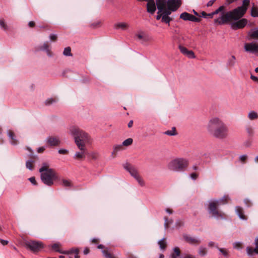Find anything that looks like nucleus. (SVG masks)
I'll return each mask as SVG.
<instances>
[{"label":"nucleus","instance_id":"nucleus-1","mask_svg":"<svg viewBox=\"0 0 258 258\" xmlns=\"http://www.w3.org/2000/svg\"><path fill=\"white\" fill-rule=\"evenodd\" d=\"M249 2V0H243L242 6L226 13L224 12L225 10V6H221L214 12L207 14V18H212L214 15L221 13L220 16L214 20V23L217 25H223L238 20L246 12Z\"/></svg>","mask_w":258,"mask_h":258},{"label":"nucleus","instance_id":"nucleus-2","mask_svg":"<svg viewBox=\"0 0 258 258\" xmlns=\"http://www.w3.org/2000/svg\"><path fill=\"white\" fill-rule=\"evenodd\" d=\"M71 134L74 137L75 143L78 147L81 150V152H77L75 158L80 160L85 158V144L89 141L88 135L77 126H72L70 128Z\"/></svg>","mask_w":258,"mask_h":258},{"label":"nucleus","instance_id":"nucleus-3","mask_svg":"<svg viewBox=\"0 0 258 258\" xmlns=\"http://www.w3.org/2000/svg\"><path fill=\"white\" fill-rule=\"evenodd\" d=\"M208 130L214 137L224 139L228 136V128L219 118L211 119L208 125Z\"/></svg>","mask_w":258,"mask_h":258},{"label":"nucleus","instance_id":"nucleus-4","mask_svg":"<svg viewBox=\"0 0 258 258\" xmlns=\"http://www.w3.org/2000/svg\"><path fill=\"white\" fill-rule=\"evenodd\" d=\"M41 174V179L43 182L48 186L53 184L54 180L57 178V175L55 171L49 168V165L47 163H44L39 169Z\"/></svg>","mask_w":258,"mask_h":258},{"label":"nucleus","instance_id":"nucleus-5","mask_svg":"<svg viewBox=\"0 0 258 258\" xmlns=\"http://www.w3.org/2000/svg\"><path fill=\"white\" fill-rule=\"evenodd\" d=\"M189 165V161L184 158H176L171 160L167 165L168 169L175 172H183Z\"/></svg>","mask_w":258,"mask_h":258},{"label":"nucleus","instance_id":"nucleus-6","mask_svg":"<svg viewBox=\"0 0 258 258\" xmlns=\"http://www.w3.org/2000/svg\"><path fill=\"white\" fill-rule=\"evenodd\" d=\"M229 198L228 196H224L218 201H214L210 202L209 205V210L210 214L214 217H220L224 218L226 217L225 214L218 210L217 207L219 205L226 204L228 202Z\"/></svg>","mask_w":258,"mask_h":258},{"label":"nucleus","instance_id":"nucleus-7","mask_svg":"<svg viewBox=\"0 0 258 258\" xmlns=\"http://www.w3.org/2000/svg\"><path fill=\"white\" fill-rule=\"evenodd\" d=\"M123 167L130 173L132 176L136 179L138 183L141 186H143L145 185V183L144 179L140 175L138 170L134 166L128 163H126L123 165Z\"/></svg>","mask_w":258,"mask_h":258},{"label":"nucleus","instance_id":"nucleus-8","mask_svg":"<svg viewBox=\"0 0 258 258\" xmlns=\"http://www.w3.org/2000/svg\"><path fill=\"white\" fill-rule=\"evenodd\" d=\"M25 245L27 248L34 252L39 251L43 247L41 242L36 241H27L25 242Z\"/></svg>","mask_w":258,"mask_h":258},{"label":"nucleus","instance_id":"nucleus-9","mask_svg":"<svg viewBox=\"0 0 258 258\" xmlns=\"http://www.w3.org/2000/svg\"><path fill=\"white\" fill-rule=\"evenodd\" d=\"M180 18L184 21H189L195 22H200L201 21V19L200 18L196 17L187 12H184L181 14L180 15Z\"/></svg>","mask_w":258,"mask_h":258},{"label":"nucleus","instance_id":"nucleus-10","mask_svg":"<svg viewBox=\"0 0 258 258\" xmlns=\"http://www.w3.org/2000/svg\"><path fill=\"white\" fill-rule=\"evenodd\" d=\"M181 0H168L167 7L172 12L176 11L181 6Z\"/></svg>","mask_w":258,"mask_h":258},{"label":"nucleus","instance_id":"nucleus-11","mask_svg":"<svg viewBox=\"0 0 258 258\" xmlns=\"http://www.w3.org/2000/svg\"><path fill=\"white\" fill-rule=\"evenodd\" d=\"M247 23V20L243 18L231 24V28L234 30L242 29L244 28Z\"/></svg>","mask_w":258,"mask_h":258},{"label":"nucleus","instance_id":"nucleus-12","mask_svg":"<svg viewBox=\"0 0 258 258\" xmlns=\"http://www.w3.org/2000/svg\"><path fill=\"white\" fill-rule=\"evenodd\" d=\"M60 143V140L57 137L50 136L46 140V144L49 147L58 146Z\"/></svg>","mask_w":258,"mask_h":258},{"label":"nucleus","instance_id":"nucleus-13","mask_svg":"<svg viewBox=\"0 0 258 258\" xmlns=\"http://www.w3.org/2000/svg\"><path fill=\"white\" fill-rule=\"evenodd\" d=\"M183 238L186 242L190 244L197 245L201 243L200 239L188 235H183Z\"/></svg>","mask_w":258,"mask_h":258},{"label":"nucleus","instance_id":"nucleus-14","mask_svg":"<svg viewBox=\"0 0 258 258\" xmlns=\"http://www.w3.org/2000/svg\"><path fill=\"white\" fill-rule=\"evenodd\" d=\"M245 50L252 53L258 52V45L254 43H246L244 45Z\"/></svg>","mask_w":258,"mask_h":258},{"label":"nucleus","instance_id":"nucleus-15","mask_svg":"<svg viewBox=\"0 0 258 258\" xmlns=\"http://www.w3.org/2000/svg\"><path fill=\"white\" fill-rule=\"evenodd\" d=\"M179 49L182 54L187 56L188 57L191 58L195 57V55L193 51L189 50L186 47L181 45L179 46Z\"/></svg>","mask_w":258,"mask_h":258},{"label":"nucleus","instance_id":"nucleus-16","mask_svg":"<svg viewBox=\"0 0 258 258\" xmlns=\"http://www.w3.org/2000/svg\"><path fill=\"white\" fill-rule=\"evenodd\" d=\"M156 5L158 10V13H161L167 6V1L166 0H156Z\"/></svg>","mask_w":258,"mask_h":258},{"label":"nucleus","instance_id":"nucleus-17","mask_svg":"<svg viewBox=\"0 0 258 258\" xmlns=\"http://www.w3.org/2000/svg\"><path fill=\"white\" fill-rule=\"evenodd\" d=\"M147 11L151 14H154L156 11V5L154 0L147 1Z\"/></svg>","mask_w":258,"mask_h":258},{"label":"nucleus","instance_id":"nucleus-18","mask_svg":"<svg viewBox=\"0 0 258 258\" xmlns=\"http://www.w3.org/2000/svg\"><path fill=\"white\" fill-rule=\"evenodd\" d=\"M255 248H253L251 247H247L246 251L249 255H252L254 252L258 254V237L255 240Z\"/></svg>","mask_w":258,"mask_h":258},{"label":"nucleus","instance_id":"nucleus-19","mask_svg":"<svg viewBox=\"0 0 258 258\" xmlns=\"http://www.w3.org/2000/svg\"><path fill=\"white\" fill-rule=\"evenodd\" d=\"M128 24L125 22L117 23L115 24L114 25V28L117 30L121 29L125 30L127 29L128 28Z\"/></svg>","mask_w":258,"mask_h":258},{"label":"nucleus","instance_id":"nucleus-20","mask_svg":"<svg viewBox=\"0 0 258 258\" xmlns=\"http://www.w3.org/2000/svg\"><path fill=\"white\" fill-rule=\"evenodd\" d=\"M67 254H70V258H79L80 256L79 255V250L77 248L72 249L69 251H67Z\"/></svg>","mask_w":258,"mask_h":258},{"label":"nucleus","instance_id":"nucleus-21","mask_svg":"<svg viewBox=\"0 0 258 258\" xmlns=\"http://www.w3.org/2000/svg\"><path fill=\"white\" fill-rule=\"evenodd\" d=\"M102 252L105 258H115V256L107 248H105V249H103Z\"/></svg>","mask_w":258,"mask_h":258},{"label":"nucleus","instance_id":"nucleus-22","mask_svg":"<svg viewBox=\"0 0 258 258\" xmlns=\"http://www.w3.org/2000/svg\"><path fill=\"white\" fill-rule=\"evenodd\" d=\"M8 135L11 139V144L14 145L17 144L18 141L15 139L14 133L12 131L10 130L8 131Z\"/></svg>","mask_w":258,"mask_h":258},{"label":"nucleus","instance_id":"nucleus-23","mask_svg":"<svg viewBox=\"0 0 258 258\" xmlns=\"http://www.w3.org/2000/svg\"><path fill=\"white\" fill-rule=\"evenodd\" d=\"M236 212L239 216V217L243 219V220H246V218L245 216L244 215L243 210L242 208L240 207H237L236 209Z\"/></svg>","mask_w":258,"mask_h":258},{"label":"nucleus","instance_id":"nucleus-24","mask_svg":"<svg viewBox=\"0 0 258 258\" xmlns=\"http://www.w3.org/2000/svg\"><path fill=\"white\" fill-rule=\"evenodd\" d=\"M60 245L59 243H55L52 245V248L56 251L59 252L61 253L66 254L68 253L67 251H62L60 248Z\"/></svg>","mask_w":258,"mask_h":258},{"label":"nucleus","instance_id":"nucleus-25","mask_svg":"<svg viewBox=\"0 0 258 258\" xmlns=\"http://www.w3.org/2000/svg\"><path fill=\"white\" fill-rule=\"evenodd\" d=\"M248 117L251 120L256 119L258 118V114L254 111H251L249 112Z\"/></svg>","mask_w":258,"mask_h":258},{"label":"nucleus","instance_id":"nucleus-26","mask_svg":"<svg viewBox=\"0 0 258 258\" xmlns=\"http://www.w3.org/2000/svg\"><path fill=\"white\" fill-rule=\"evenodd\" d=\"M236 62V57L234 55H232L227 61V66L229 67H233Z\"/></svg>","mask_w":258,"mask_h":258},{"label":"nucleus","instance_id":"nucleus-27","mask_svg":"<svg viewBox=\"0 0 258 258\" xmlns=\"http://www.w3.org/2000/svg\"><path fill=\"white\" fill-rule=\"evenodd\" d=\"M251 15L252 17H256L258 16V9L255 6H253L251 10Z\"/></svg>","mask_w":258,"mask_h":258},{"label":"nucleus","instance_id":"nucleus-28","mask_svg":"<svg viewBox=\"0 0 258 258\" xmlns=\"http://www.w3.org/2000/svg\"><path fill=\"white\" fill-rule=\"evenodd\" d=\"M62 185L64 187H71L72 186V183L69 180L63 179L62 180Z\"/></svg>","mask_w":258,"mask_h":258},{"label":"nucleus","instance_id":"nucleus-29","mask_svg":"<svg viewBox=\"0 0 258 258\" xmlns=\"http://www.w3.org/2000/svg\"><path fill=\"white\" fill-rule=\"evenodd\" d=\"M207 253V249L203 247H200L199 250V254L201 256H204Z\"/></svg>","mask_w":258,"mask_h":258},{"label":"nucleus","instance_id":"nucleus-30","mask_svg":"<svg viewBox=\"0 0 258 258\" xmlns=\"http://www.w3.org/2000/svg\"><path fill=\"white\" fill-rule=\"evenodd\" d=\"M63 54L66 56H72L71 48L70 47H66L63 50Z\"/></svg>","mask_w":258,"mask_h":258},{"label":"nucleus","instance_id":"nucleus-31","mask_svg":"<svg viewBox=\"0 0 258 258\" xmlns=\"http://www.w3.org/2000/svg\"><path fill=\"white\" fill-rule=\"evenodd\" d=\"M158 244H159V245L160 246V247L161 249H165V248L166 247V242H165V239H163L160 240L158 242Z\"/></svg>","mask_w":258,"mask_h":258},{"label":"nucleus","instance_id":"nucleus-32","mask_svg":"<svg viewBox=\"0 0 258 258\" xmlns=\"http://www.w3.org/2000/svg\"><path fill=\"white\" fill-rule=\"evenodd\" d=\"M171 20V18L168 16L165 15H162V21L166 24H169L170 21Z\"/></svg>","mask_w":258,"mask_h":258},{"label":"nucleus","instance_id":"nucleus-33","mask_svg":"<svg viewBox=\"0 0 258 258\" xmlns=\"http://www.w3.org/2000/svg\"><path fill=\"white\" fill-rule=\"evenodd\" d=\"M49 44L47 42H45L43 44L42 46L41 47V49L43 50H45L47 51L48 55H50V51L49 49Z\"/></svg>","mask_w":258,"mask_h":258},{"label":"nucleus","instance_id":"nucleus-34","mask_svg":"<svg viewBox=\"0 0 258 258\" xmlns=\"http://www.w3.org/2000/svg\"><path fill=\"white\" fill-rule=\"evenodd\" d=\"M132 143L133 139L131 138H128L123 142L122 145L125 146H127L131 145Z\"/></svg>","mask_w":258,"mask_h":258},{"label":"nucleus","instance_id":"nucleus-35","mask_svg":"<svg viewBox=\"0 0 258 258\" xmlns=\"http://www.w3.org/2000/svg\"><path fill=\"white\" fill-rule=\"evenodd\" d=\"M165 134L169 136H173L176 134V129L175 127H173L171 130L167 131L165 132Z\"/></svg>","mask_w":258,"mask_h":258},{"label":"nucleus","instance_id":"nucleus-36","mask_svg":"<svg viewBox=\"0 0 258 258\" xmlns=\"http://www.w3.org/2000/svg\"><path fill=\"white\" fill-rule=\"evenodd\" d=\"M247 158L248 157L247 155H243L240 156V157H239V159L241 163H245L247 161Z\"/></svg>","mask_w":258,"mask_h":258},{"label":"nucleus","instance_id":"nucleus-37","mask_svg":"<svg viewBox=\"0 0 258 258\" xmlns=\"http://www.w3.org/2000/svg\"><path fill=\"white\" fill-rule=\"evenodd\" d=\"M172 11L168 9V8H167V9H166V8H165V9L163 10V11H162L161 13H162V15H165V16H168L169 15L171 14Z\"/></svg>","mask_w":258,"mask_h":258},{"label":"nucleus","instance_id":"nucleus-38","mask_svg":"<svg viewBox=\"0 0 258 258\" xmlns=\"http://www.w3.org/2000/svg\"><path fill=\"white\" fill-rule=\"evenodd\" d=\"M26 165L27 168L30 170H32L33 168V163L31 161H28L26 162Z\"/></svg>","mask_w":258,"mask_h":258},{"label":"nucleus","instance_id":"nucleus-39","mask_svg":"<svg viewBox=\"0 0 258 258\" xmlns=\"http://www.w3.org/2000/svg\"><path fill=\"white\" fill-rule=\"evenodd\" d=\"M219 250L225 256L228 255V252L226 249L223 248H218Z\"/></svg>","mask_w":258,"mask_h":258},{"label":"nucleus","instance_id":"nucleus-40","mask_svg":"<svg viewBox=\"0 0 258 258\" xmlns=\"http://www.w3.org/2000/svg\"><path fill=\"white\" fill-rule=\"evenodd\" d=\"M144 33L143 32L137 33L136 36L140 40L144 39Z\"/></svg>","mask_w":258,"mask_h":258},{"label":"nucleus","instance_id":"nucleus-41","mask_svg":"<svg viewBox=\"0 0 258 258\" xmlns=\"http://www.w3.org/2000/svg\"><path fill=\"white\" fill-rule=\"evenodd\" d=\"M233 247L234 248L236 249L241 248L242 244L239 242H235L233 244Z\"/></svg>","mask_w":258,"mask_h":258},{"label":"nucleus","instance_id":"nucleus-42","mask_svg":"<svg viewBox=\"0 0 258 258\" xmlns=\"http://www.w3.org/2000/svg\"><path fill=\"white\" fill-rule=\"evenodd\" d=\"M0 26L5 30H7V26L5 23L4 20H0Z\"/></svg>","mask_w":258,"mask_h":258},{"label":"nucleus","instance_id":"nucleus-43","mask_svg":"<svg viewBox=\"0 0 258 258\" xmlns=\"http://www.w3.org/2000/svg\"><path fill=\"white\" fill-rule=\"evenodd\" d=\"M55 101V99L49 98V99H48L47 100H46L45 104L46 105H49V104H51V103H52L53 102H54Z\"/></svg>","mask_w":258,"mask_h":258},{"label":"nucleus","instance_id":"nucleus-44","mask_svg":"<svg viewBox=\"0 0 258 258\" xmlns=\"http://www.w3.org/2000/svg\"><path fill=\"white\" fill-rule=\"evenodd\" d=\"M199 176V174L197 173H192L190 174V177L194 180H196Z\"/></svg>","mask_w":258,"mask_h":258},{"label":"nucleus","instance_id":"nucleus-45","mask_svg":"<svg viewBox=\"0 0 258 258\" xmlns=\"http://www.w3.org/2000/svg\"><path fill=\"white\" fill-rule=\"evenodd\" d=\"M49 37L50 40L53 41H55L57 38V35L55 34H51Z\"/></svg>","mask_w":258,"mask_h":258},{"label":"nucleus","instance_id":"nucleus-46","mask_svg":"<svg viewBox=\"0 0 258 258\" xmlns=\"http://www.w3.org/2000/svg\"><path fill=\"white\" fill-rule=\"evenodd\" d=\"M29 180L34 185L37 184V182L34 177H31L29 178Z\"/></svg>","mask_w":258,"mask_h":258},{"label":"nucleus","instance_id":"nucleus-47","mask_svg":"<svg viewBox=\"0 0 258 258\" xmlns=\"http://www.w3.org/2000/svg\"><path fill=\"white\" fill-rule=\"evenodd\" d=\"M58 153L60 154H67L68 153V151L65 149H59Z\"/></svg>","mask_w":258,"mask_h":258},{"label":"nucleus","instance_id":"nucleus-48","mask_svg":"<svg viewBox=\"0 0 258 258\" xmlns=\"http://www.w3.org/2000/svg\"><path fill=\"white\" fill-rule=\"evenodd\" d=\"M216 1V0H211L207 4V6L208 7H211L213 4L214 3H215V2Z\"/></svg>","mask_w":258,"mask_h":258},{"label":"nucleus","instance_id":"nucleus-49","mask_svg":"<svg viewBox=\"0 0 258 258\" xmlns=\"http://www.w3.org/2000/svg\"><path fill=\"white\" fill-rule=\"evenodd\" d=\"M252 37L253 38H258V30L254 31L252 33Z\"/></svg>","mask_w":258,"mask_h":258},{"label":"nucleus","instance_id":"nucleus-50","mask_svg":"<svg viewBox=\"0 0 258 258\" xmlns=\"http://www.w3.org/2000/svg\"><path fill=\"white\" fill-rule=\"evenodd\" d=\"M98 156V154L97 153H92L91 154V157L93 159H96Z\"/></svg>","mask_w":258,"mask_h":258},{"label":"nucleus","instance_id":"nucleus-51","mask_svg":"<svg viewBox=\"0 0 258 258\" xmlns=\"http://www.w3.org/2000/svg\"><path fill=\"white\" fill-rule=\"evenodd\" d=\"M45 150L44 147H40L38 149L37 152L39 153H42Z\"/></svg>","mask_w":258,"mask_h":258},{"label":"nucleus","instance_id":"nucleus-52","mask_svg":"<svg viewBox=\"0 0 258 258\" xmlns=\"http://www.w3.org/2000/svg\"><path fill=\"white\" fill-rule=\"evenodd\" d=\"M28 25H29V26L30 27L32 28V27H34L35 26V22L34 21H30V22H29Z\"/></svg>","mask_w":258,"mask_h":258},{"label":"nucleus","instance_id":"nucleus-53","mask_svg":"<svg viewBox=\"0 0 258 258\" xmlns=\"http://www.w3.org/2000/svg\"><path fill=\"white\" fill-rule=\"evenodd\" d=\"M0 241H1V243L3 245H6L8 244V241L7 240L1 239Z\"/></svg>","mask_w":258,"mask_h":258},{"label":"nucleus","instance_id":"nucleus-54","mask_svg":"<svg viewBox=\"0 0 258 258\" xmlns=\"http://www.w3.org/2000/svg\"><path fill=\"white\" fill-rule=\"evenodd\" d=\"M92 243L97 244L99 242V240L97 238H93L91 241Z\"/></svg>","mask_w":258,"mask_h":258},{"label":"nucleus","instance_id":"nucleus-55","mask_svg":"<svg viewBox=\"0 0 258 258\" xmlns=\"http://www.w3.org/2000/svg\"><path fill=\"white\" fill-rule=\"evenodd\" d=\"M201 16H202L205 18H207V13H206L205 12H202L201 13Z\"/></svg>","mask_w":258,"mask_h":258},{"label":"nucleus","instance_id":"nucleus-56","mask_svg":"<svg viewBox=\"0 0 258 258\" xmlns=\"http://www.w3.org/2000/svg\"><path fill=\"white\" fill-rule=\"evenodd\" d=\"M162 13H158V15L156 17V19L159 20L162 18Z\"/></svg>","mask_w":258,"mask_h":258},{"label":"nucleus","instance_id":"nucleus-57","mask_svg":"<svg viewBox=\"0 0 258 258\" xmlns=\"http://www.w3.org/2000/svg\"><path fill=\"white\" fill-rule=\"evenodd\" d=\"M244 203L247 206H250L251 205L250 202L247 199L244 200Z\"/></svg>","mask_w":258,"mask_h":258},{"label":"nucleus","instance_id":"nucleus-58","mask_svg":"<svg viewBox=\"0 0 258 258\" xmlns=\"http://www.w3.org/2000/svg\"><path fill=\"white\" fill-rule=\"evenodd\" d=\"M89 251H90V250H89V248L86 247L84 250V253L85 254H87L89 252Z\"/></svg>","mask_w":258,"mask_h":258},{"label":"nucleus","instance_id":"nucleus-59","mask_svg":"<svg viewBox=\"0 0 258 258\" xmlns=\"http://www.w3.org/2000/svg\"><path fill=\"white\" fill-rule=\"evenodd\" d=\"M121 149H122V146L121 145H118V146H115V150L116 151L120 150Z\"/></svg>","mask_w":258,"mask_h":258},{"label":"nucleus","instance_id":"nucleus-60","mask_svg":"<svg viewBox=\"0 0 258 258\" xmlns=\"http://www.w3.org/2000/svg\"><path fill=\"white\" fill-rule=\"evenodd\" d=\"M183 258H195V257L190 254H186Z\"/></svg>","mask_w":258,"mask_h":258},{"label":"nucleus","instance_id":"nucleus-61","mask_svg":"<svg viewBox=\"0 0 258 258\" xmlns=\"http://www.w3.org/2000/svg\"><path fill=\"white\" fill-rule=\"evenodd\" d=\"M250 78L254 81H258V78H257L256 77H255L254 76H252L251 75V77H250Z\"/></svg>","mask_w":258,"mask_h":258},{"label":"nucleus","instance_id":"nucleus-62","mask_svg":"<svg viewBox=\"0 0 258 258\" xmlns=\"http://www.w3.org/2000/svg\"><path fill=\"white\" fill-rule=\"evenodd\" d=\"M166 211L169 214H172L173 213L172 210L170 208H167Z\"/></svg>","mask_w":258,"mask_h":258},{"label":"nucleus","instance_id":"nucleus-63","mask_svg":"<svg viewBox=\"0 0 258 258\" xmlns=\"http://www.w3.org/2000/svg\"><path fill=\"white\" fill-rule=\"evenodd\" d=\"M176 225L177 226L179 227L183 225V222L181 221H177L176 222Z\"/></svg>","mask_w":258,"mask_h":258},{"label":"nucleus","instance_id":"nucleus-64","mask_svg":"<svg viewBox=\"0 0 258 258\" xmlns=\"http://www.w3.org/2000/svg\"><path fill=\"white\" fill-rule=\"evenodd\" d=\"M133 121L132 120H131L128 123V126L129 127H131L133 126Z\"/></svg>","mask_w":258,"mask_h":258}]
</instances>
